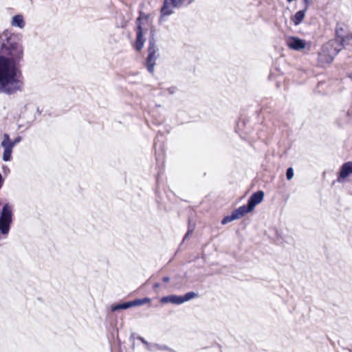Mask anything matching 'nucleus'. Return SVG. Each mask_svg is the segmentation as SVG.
Segmentation results:
<instances>
[{"label": "nucleus", "mask_w": 352, "mask_h": 352, "mask_svg": "<svg viewBox=\"0 0 352 352\" xmlns=\"http://www.w3.org/2000/svg\"><path fill=\"white\" fill-rule=\"evenodd\" d=\"M23 57L22 35L8 30L0 34V93L12 95L23 91L21 63Z\"/></svg>", "instance_id": "obj_1"}, {"label": "nucleus", "mask_w": 352, "mask_h": 352, "mask_svg": "<svg viewBox=\"0 0 352 352\" xmlns=\"http://www.w3.org/2000/svg\"><path fill=\"white\" fill-rule=\"evenodd\" d=\"M338 43L335 41H329L324 44L318 52V65L324 67L331 64L336 56L341 51V48L337 46Z\"/></svg>", "instance_id": "obj_2"}, {"label": "nucleus", "mask_w": 352, "mask_h": 352, "mask_svg": "<svg viewBox=\"0 0 352 352\" xmlns=\"http://www.w3.org/2000/svg\"><path fill=\"white\" fill-rule=\"evenodd\" d=\"M158 51L159 50L155 38V30H151L148 38V55L146 58L145 66L148 72L152 74L154 73L156 60L160 56Z\"/></svg>", "instance_id": "obj_3"}, {"label": "nucleus", "mask_w": 352, "mask_h": 352, "mask_svg": "<svg viewBox=\"0 0 352 352\" xmlns=\"http://www.w3.org/2000/svg\"><path fill=\"white\" fill-rule=\"evenodd\" d=\"M12 206L5 204L0 213V232L3 235H8L12 223Z\"/></svg>", "instance_id": "obj_4"}, {"label": "nucleus", "mask_w": 352, "mask_h": 352, "mask_svg": "<svg viewBox=\"0 0 352 352\" xmlns=\"http://www.w3.org/2000/svg\"><path fill=\"white\" fill-rule=\"evenodd\" d=\"M21 137L17 136L14 140H11L8 133L3 134V140L1 143V146L4 148L3 153V160L4 162L10 161L11 159L13 147L21 141Z\"/></svg>", "instance_id": "obj_5"}, {"label": "nucleus", "mask_w": 352, "mask_h": 352, "mask_svg": "<svg viewBox=\"0 0 352 352\" xmlns=\"http://www.w3.org/2000/svg\"><path fill=\"white\" fill-rule=\"evenodd\" d=\"M197 296L198 294L197 293L194 292H190L186 293L184 296L169 295L164 296L161 298L160 302L162 303H172L175 305H180Z\"/></svg>", "instance_id": "obj_6"}, {"label": "nucleus", "mask_w": 352, "mask_h": 352, "mask_svg": "<svg viewBox=\"0 0 352 352\" xmlns=\"http://www.w3.org/2000/svg\"><path fill=\"white\" fill-rule=\"evenodd\" d=\"M251 130L249 120L246 117L241 116L236 122L235 126L236 132L242 139L245 140L248 135L251 132Z\"/></svg>", "instance_id": "obj_7"}, {"label": "nucleus", "mask_w": 352, "mask_h": 352, "mask_svg": "<svg viewBox=\"0 0 352 352\" xmlns=\"http://www.w3.org/2000/svg\"><path fill=\"white\" fill-rule=\"evenodd\" d=\"M346 29L344 25L342 23H338L335 30V38L331 41H335L338 43L337 46L341 49L344 46L346 41Z\"/></svg>", "instance_id": "obj_8"}, {"label": "nucleus", "mask_w": 352, "mask_h": 352, "mask_svg": "<svg viewBox=\"0 0 352 352\" xmlns=\"http://www.w3.org/2000/svg\"><path fill=\"white\" fill-rule=\"evenodd\" d=\"M137 29H136V40L134 45L135 49L140 52L142 50L145 39L143 37V28L141 24V18L138 17L136 20Z\"/></svg>", "instance_id": "obj_9"}, {"label": "nucleus", "mask_w": 352, "mask_h": 352, "mask_svg": "<svg viewBox=\"0 0 352 352\" xmlns=\"http://www.w3.org/2000/svg\"><path fill=\"white\" fill-rule=\"evenodd\" d=\"M287 47L292 50L300 51L306 47V42L296 36H289L286 38Z\"/></svg>", "instance_id": "obj_10"}, {"label": "nucleus", "mask_w": 352, "mask_h": 352, "mask_svg": "<svg viewBox=\"0 0 352 352\" xmlns=\"http://www.w3.org/2000/svg\"><path fill=\"white\" fill-rule=\"evenodd\" d=\"M264 197V192L262 190H258L256 192L253 193L248 199L247 206L251 210H253L254 207L259 203H261Z\"/></svg>", "instance_id": "obj_11"}, {"label": "nucleus", "mask_w": 352, "mask_h": 352, "mask_svg": "<svg viewBox=\"0 0 352 352\" xmlns=\"http://www.w3.org/2000/svg\"><path fill=\"white\" fill-rule=\"evenodd\" d=\"M352 173V162H347L344 163L339 172V176L338 177V182H341L342 179L347 177L350 174Z\"/></svg>", "instance_id": "obj_12"}, {"label": "nucleus", "mask_w": 352, "mask_h": 352, "mask_svg": "<svg viewBox=\"0 0 352 352\" xmlns=\"http://www.w3.org/2000/svg\"><path fill=\"white\" fill-rule=\"evenodd\" d=\"M252 210L250 208L245 204L239 207L238 208L232 211L236 219H239L241 217H243L245 214L250 212Z\"/></svg>", "instance_id": "obj_13"}, {"label": "nucleus", "mask_w": 352, "mask_h": 352, "mask_svg": "<svg viewBox=\"0 0 352 352\" xmlns=\"http://www.w3.org/2000/svg\"><path fill=\"white\" fill-rule=\"evenodd\" d=\"M305 10H302L298 11L293 16H292L291 20L295 25H298L302 23L305 16Z\"/></svg>", "instance_id": "obj_14"}, {"label": "nucleus", "mask_w": 352, "mask_h": 352, "mask_svg": "<svg viewBox=\"0 0 352 352\" xmlns=\"http://www.w3.org/2000/svg\"><path fill=\"white\" fill-rule=\"evenodd\" d=\"M11 23L12 26L23 28L25 26L23 16L21 14H16L14 16Z\"/></svg>", "instance_id": "obj_15"}, {"label": "nucleus", "mask_w": 352, "mask_h": 352, "mask_svg": "<svg viewBox=\"0 0 352 352\" xmlns=\"http://www.w3.org/2000/svg\"><path fill=\"white\" fill-rule=\"evenodd\" d=\"M172 4L168 0H164L163 6L161 8V14L162 16H169L173 13Z\"/></svg>", "instance_id": "obj_16"}, {"label": "nucleus", "mask_w": 352, "mask_h": 352, "mask_svg": "<svg viewBox=\"0 0 352 352\" xmlns=\"http://www.w3.org/2000/svg\"><path fill=\"white\" fill-rule=\"evenodd\" d=\"M151 300V298L148 297L135 299L130 301L131 307L144 305L145 304L149 303Z\"/></svg>", "instance_id": "obj_17"}, {"label": "nucleus", "mask_w": 352, "mask_h": 352, "mask_svg": "<svg viewBox=\"0 0 352 352\" xmlns=\"http://www.w3.org/2000/svg\"><path fill=\"white\" fill-rule=\"evenodd\" d=\"M131 307L130 301L124 302L122 303L114 305L111 306V311H116L121 309H126Z\"/></svg>", "instance_id": "obj_18"}, {"label": "nucleus", "mask_w": 352, "mask_h": 352, "mask_svg": "<svg viewBox=\"0 0 352 352\" xmlns=\"http://www.w3.org/2000/svg\"><path fill=\"white\" fill-rule=\"evenodd\" d=\"M234 220H236V218L233 214V212H232L231 214L230 215H227L226 217H224L222 220H221V224L222 225H226Z\"/></svg>", "instance_id": "obj_19"}, {"label": "nucleus", "mask_w": 352, "mask_h": 352, "mask_svg": "<svg viewBox=\"0 0 352 352\" xmlns=\"http://www.w3.org/2000/svg\"><path fill=\"white\" fill-rule=\"evenodd\" d=\"M173 8H177L182 6L183 0H168Z\"/></svg>", "instance_id": "obj_20"}, {"label": "nucleus", "mask_w": 352, "mask_h": 352, "mask_svg": "<svg viewBox=\"0 0 352 352\" xmlns=\"http://www.w3.org/2000/svg\"><path fill=\"white\" fill-rule=\"evenodd\" d=\"M286 177L288 180H290L294 177V170L292 167L287 169Z\"/></svg>", "instance_id": "obj_21"}, {"label": "nucleus", "mask_w": 352, "mask_h": 352, "mask_svg": "<svg viewBox=\"0 0 352 352\" xmlns=\"http://www.w3.org/2000/svg\"><path fill=\"white\" fill-rule=\"evenodd\" d=\"M193 230H194V226H191L189 224L188 231H187V232L185 234V235H184V238H183V241H185V240H186V239L188 238L189 235H190V234H191L192 233Z\"/></svg>", "instance_id": "obj_22"}, {"label": "nucleus", "mask_w": 352, "mask_h": 352, "mask_svg": "<svg viewBox=\"0 0 352 352\" xmlns=\"http://www.w3.org/2000/svg\"><path fill=\"white\" fill-rule=\"evenodd\" d=\"M138 339L140 340L148 349H150V344L145 340L144 338L139 336Z\"/></svg>", "instance_id": "obj_23"}, {"label": "nucleus", "mask_w": 352, "mask_h": 352, "mask_svg": "<svg viewBox=\"0 0 352 352\" xmlns=\"http://www.w3.org/2000/svg\"><path fill=\"white\" fill-rule=\"evenodd\" d=\"M304 1V3H305V8L303 10H305V11L307 12V9H308V7L309 6V0H303Z\"/></svg>", "instance_id": "obj_24"}, {"label": "nucleus", "mask_w": 352, "mask_h": 352, "mask_svg": "<svg viewBox=\"0 0 352 352\" xmlns=\"http://www.w3.org/2000/svg\"><path fill=\"white\" fill-rule=\"evenodd\" d=\"M174 91H175V88L174 87H170V88L168 89V92L170 94H173L174 93Z\"/></svg>", "instance_id": "obj_25"}, {"label": "nucleus", "mask_w": 352, "mask_h": 352, "mask_svg": "<svg viewBox=\"0 0 352 352\" xmlns=\"http://www.w3.org/2000/svg\"><path fill=\"white\" fill-rule=\"evenodd\" d=\"M162 280H163V281H164V283H166V282H168V281L169 280V277H168V276H165V277H164V278H162Z\"/></svg>", "instance_id": "obj_26"}, {"label": "nucleus", "mask_w": 352, "mask_h": 352, "mask_svg": "<svg viewBox=\"0 0 352 352\" xmlns=\"http://www.w3.org/2000/svg\"><path fill=\"white\" fill-rule=\"evenodd\" d=\"M343 115H344V117L347 118L349 114L348 112H344V113H343Z\"/></svg>", "instance_id": "obj_27"}, {"label": "nucleus", "mask_w": 352, "mask_h": 352, "mask_svg": "<svg viewBox=\"0 0 352 352\" xmlns=\"http://www.w3.org/2000/svg\"><path fill=\"white\" fill-rule=\"evenodd\" d=\"M153 286L157 287V286H160V283H155Z\"/></svg>", "instance_id": "obj_28"}, {"label": "nucleus", "mask_w": 352, "mask_h": 352, "mask_svg": "<svg viewBox=\"0 0 352 352\" xmlns=\"http://www.w3.org/2000/svg\"><path fill=\"white\" fill-rule=\"evenodd\" d=\"M2 182V176H1V174L0 173V184Z\"/></svg>", "instance_id": "obj_29"}, {"label": "nucleus", "mask_w": 352, "mask_h": 352, "mask_svg": "<svg viewBox=\"0 0 352 352\" xmlns=\"http://www.w3.org/2000/svg\"><path fill=\"white\" fill-rule=\"evenodd\" d=\"M154 147H155V148H156V147H157V143H156V142H155V143H154Z\"/></svg>", "instance_id": "obj_30"}]
</instances>
